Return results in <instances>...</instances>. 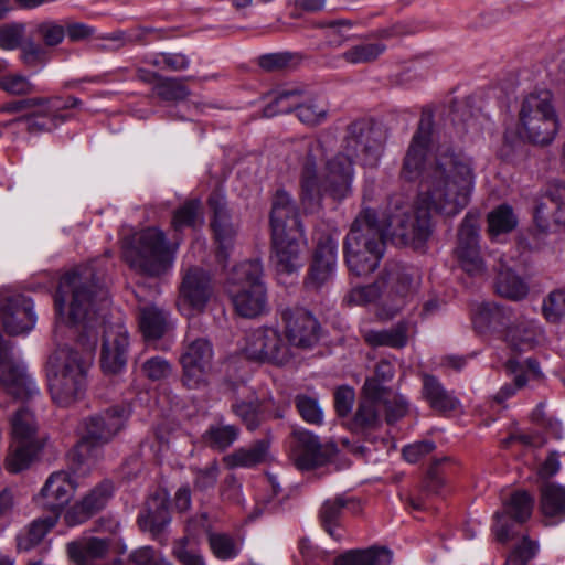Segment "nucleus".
Listing matches in <instances>:
<instances>
[{"mask_svg": "<svg viewBox=\"0 0 565 565\" xmlns=\"http://www.w3.org/2000/svg\"><path fill=\"white\" fill-rule=\"evenodd\" d=\"M383 291H381L380 285L373 284L367 286H358L350 290L347 295L345 300L350 305L364 306L382 298Z\"/></svg>", "mask_w": 565, "mask_h": 565, "instance_id": "obj_60", "label": "nucleus"}, {"mask_svg": "<svg viewBox=\"0 0 565 565\" xmlns=\"http://www.w3.org/2000/svg\"><path fill=\"white\" fill-rule=\"evenodd\" d=\"M295 405L305 422L312 425L322 424L323 412L316 397L299 394L295 397Z\"/></svg>", "mask_w": 565, "mask_h": 565, "instance_id": "obj_53", "label": "nucleus"}, {"mask_svg": "<svg viewBox=\"0 0 565 565\" xmlns=\"http://www.w3.org/2000/svg\"><path fill=\"white\" fill-rule=\"evenodd\" d=\"M215 296L211 275L200 267H189L182 275L177 306L179 311L192 318L205 311Z\"/></svg>", "mask_w": 565, "mask_h": 565, "instance_id": "obj_11", "label": "nucleus"}, {"mask_svg": "<svg viewBox=\"0 0 565 565\" xmlns=\"http://www.w3.org/2000/svg\"><path fill=\"white\" fill-rule=\"evenodd\" d=\"M392 553L385 547H370L367 550H352L334 561V565H390Z\"/></svg>", "mask_w": 565, "mask_h": 565, "instance_id": "obj_37", "label": "nucleus"}, {"mask_svg": "<svg viewBox=\"0 0 565 565\" xmlns=\"http://www.w3.org/2000/svg\"><path fill=\"white\" fill-rule=\"evenodd\" d=\"M478 218L471 214H467L458 232V245L456 250L478 249Z\"/></svg>", "mask_w": 565, "mask_h": 565, "instance_id": "obj_50", "label": "nucleus"}, {"mask_svg": "<svg viewBox=\"0 0 565 565\" xmlns=\"http://www.w3.org/2000/svg\"><path fill=\"white\" fill-rule=\"evenodd\" d=\"M270 227L271 234L302 233L295 204L292 203L291 196L286 191H277L273 199Z\"/></svg>", "mask_w": 565, "mask_h": 565, "instance_id": "obj_28", "label": "nucleus"}, {"mask_svg": "<svg viewBox=\"0 0 565 565\" xmlns=\"http://www.w3.org/2000/svg\"><path fill=\"white\" fill-rule=\"evenodd\" d=\"M542 312L550 322L565 318V288L555 289L544 298Z\"/></svg>", "mask_w": 565, "mask_h": 565, "instance_id": "obj_51", "label": "nucleus"}, {"mask_svg": "<svg viewBox=\"0 0 565 565\" xmlns=\"http://www.w3.org/2000/svg\"><path fill=\"white\" fill-rule=\"evenodd\" d=\"M0 385L8 394L23 402L33 401L40 395V390L24 364L14 361L10 355L0 366Z\"/></svg>", "mask_w": 565, "mask_h": 565, "instance_id": "obj_21", "label": "nucleus"}, {"mask_svg": "<svg viewBox=\"0 0 565 565\" xmlns=\"http://www.w3.org/2000/svg\"><path fill=\"white\" fill-rule=\"evenodd\" d=\"M457 258L462 269L472 276L483 275L486 266L480 256V249L456 250Z\"/></svg>", "mask_w": 565, "mask_h": 565, "instance_id": "obj_63", "label": "nucleus"}, {"mask_svg": "<svg viewBox=\"0 0 565 565\" xmlns=\"http://www.w3.org/2000/svg\"><path fill=\"white\" fill-rule=\"evenodd\" d=\"M99 280L94 264L66 273L60 280L55 296L60 319L70 324L90 320L107 301V290Z\"/></svg>", "mask_w": 565, "mask_h": 565, "instance_id": "obj_3", "label": "nucleus"}, {"mask_svg": "<svg viewBox=\"0 0 565 565\" xmlns=\"http://www.w3.org/2000/svg\"><path fill=\"white\" fill-rule=\"evenodd\" d=\"M285 332L289 347L301 349L312 348L319 340V323L307 310L287 309L282 312Z\"/></svg>", "mask_w": 565, "mask_h": 565, "instance_id": "obj_19", "label": "nucleus"}, {"mask_svg": "<svg viewBox=\"0 0 565 565\" xmlns=\"http://www.w3.org/2000/svg\"><path fill=\"white\" fill-rule=\"evenodd\" d=\"M34 41H28L20 46V58L30 68L43 67L50 61V53Z\"/></svg>", "mask_w": 565, "mask_h": 565, "instance_id": "obj_52", "label": "nucleus"}, {"mask_svg": "<svg viewBox=\"0 0 565 565\" xmlns=\"http://www.w3.org/2000/svg\"><path fill=\"white\" fill-rule=\"evenodd\" d=\"M129 565H173L151 546H142L129 555Z\"/></svg>", "mask_w": 565, "mask_h": 565, "instance_id": "obj_64", "label": "nucleus"}, {"mask_svg": "<svg viewBox=\"0 0 565 565\" xmlns=\"http://www.w3.org/2000/svg\"><path fill=\"white\" fill-rule=\"evenodd\" d=\"M337 249L338 243L330 236L321 237L318 241L313 262L306 279L308 288L318 290L333 278L337 265Z\"/></svg>", "mask_w": 565, "mask_h": 565, "instance_id": "obj_22", "label": "nucleus"}, {"mask_svg": "<svg viewBox=\"0 0 565 565\" xmlns=\"http://www.w3.org/2000/svg\"><path fill=\"white\" fill-rule=\"evenodd\" d=\"M192 471L194 488L199 491H206L216 484L220 476V465L216 460H213L205 467L194 468Z\"/></svg>", "mask_w": 565, "mask_h": 565, "instance_id": "obj_58", "label": "nucleus"}, {"mask_svg": "<svg viewBox=\"0 0 565 565\" xmlns=\"http://www.w3.org/2000/svg\"><path fill=\"white\" fill-rule=\"evenodd\" d=\"M503 339L513 350L527 351L541 342L543 332L535 320L515 313Z\"/></svg>", "mask_w": 565, "mask_h": 565, "instance_id": "obj_29", "label": "nucleus"}, {"mask_svg": "<svg viewBox=\"0 0 565 565\" xmlns=\"http://www.w3.org/2000/svg\"><path fill=\"white\" fill-rule=\"evenodd\" d=\"M190 543L191 539L189 536L178 540L173 545V556L182 565H206L203 557L190 546Z\"/></svg>", "mask_w": 565, "mask_h": 565, "instance_id": "obj_59", "label": "nucleus"}, {"mask_svg": "<svg viewBox=\"0 0 565 565\" xmlns=\"http://www.w3.org/2000/svg\"><path fill=\"white\" fill-rule=\"evenodd\" d=\"M55 516H46L34 520L30 526L18 535V548L30 551L38 545L45 534L56 524Z\"/></svg>", "mask_w": 565, "mask_h": 565, "instance_id": "obj_41", "label": "nucleus"}, {"mask_svg": "<svg viewBox=\"0 0 565 565\" xmlns=\"http://www.w3.org/2000/svg\"><path fill=\"white\" fill-rule=\"evenodd\" d=\"M154 93L163 100L179 102L185 99L190 90L181 79L166 78L156 85Z\"/></svg>", "mask_w": 565, "mask_h": 565, "instance_id": "obj_55", "label": "nucleus"}, {"mask_svg": "<svg viewBox=\"0 0 565 565\" xmlns=\"http://www.w3.org/2000/svg\"><path fill=\"white\" fill-rule=\"evenodd\" d=\"M0 88L12 95H28L34 92V85L21 74L1 76Z\"/></svg>", "mask_w": 565, "mask_h": 565, "instance_id": "obj_62", "label": "nucleus"}, {"mask_svg": "<svg viewBox=\"0 0 565 565\" xmlns=\"http://www.w3.org/2000/svg\"><path fill=\"white\" fill-rule=\"evenodd\" d=\"M419 282L420 275L416 268L403 264H391L382 278L384 290L379 316L384 319L395 316L417 290Z\"/></svg>", "mask_w": 565, "mask_h": 565, "instance_id": "obj_10", "label": "nucleus"}, {"mask_svg": "<svg viewBox=\"0 0 565 565\" xmlns=\"http://www.w3.org/2000/svg\"><path fill=\"white\" fill-rule=\"evenodd\" d=\"M36 100L29 113L19 117L15 121L23 122L26 130L32 134L51 131L65 122L67 117L62 110L67 109V103L58 96L50 98L33 97Z\"/></svg>", "mask_w": 565, "mask_h": 565, "instance_id": "obj_15", "label": "nucleus"}, {"mask_svg": "<svg viewBox=\"0 0 565 565\" xmlns=\"http://www.w3.org/2000/svg\"><path fill=\"white\" fill-rule=\"evenodd\" d=\"M170 520L168 495L164 491H157L147 500L143 511L138 516V524L142 531L156 536L166 529Z\"/></svg>", "mask_w": 565, "mask_h": 565, "instance_id": "obj_31", "label": "nucleus"}, {"mask_svg": "<svg viewBox=\"0 0 565 565\" xmlns=\"http://www.w3.org/2000/svg\"><path fill=\"white\" fill-rule=\"evenodd\" d=\"M0 318L7 333L12 335L26 333L36 323L33 301L20 294L8 296L2 301Z\"/></svg>", "mask_w": 565, "mask_h": 565, "instance_id": "obj_17", "label": "nucleus"}, {"mask_svg": "<svg viewBox=\"0 0 565 565\" xmlns=\"http://www.w3.org/2000/svg\"><path fill=\"white\" fill-rule=\"evenodd\" d=\"M558 131V118L551 92L541 90L525 96L520 105L516 134L536 146L550 145Z\"/></svg>", "mask_w": 565, "mask_h": 565, "instance_id": "obj_7", "label": "nucleus"}, {"mask_svg": "<svg viewBox=\"0 0 565 565\" xmlns=\"http://www.w3.org/2000/svg\"><path fill=\"white\" fill-rule=\"evenodd\" d=\"M381 408L386 412V422L392 424L406 415L408 403L403 396L388 395L382 387Z\"/></svg>", "mask_w": 565, "mask_h": 565, "instance_id": "obj_57", "label": "nucleus"}, {"mask_svg": "<svg viewBox=\"0 0 565 565\" xmlns=\"http://www.w3.org/2000/svg\"><path fill=\"white\" fill-rule=\"evenodd\" d=\"M152 32L151 29L141 28L134 32L127 31H115L111 33L103 34L98 36L99 40L106 41L107 44L100 45L102 50L115 51L124 47L128 43H141L146 35Z\"/></svg>", "mask_w": 565, "mask_h": 565, "instance_id": "obj_45", "label": "nucleus"}, {"mask_svg": "<svg viewBox=\"0 0 565 565\" xmlns=\"http://www.w3.org/2000/svg\"><path fill=\"white\" fill-rule=\"evenodd\" d=\"M179 242L170 243L158 227H147L136 233L124 244V257L131 268L148 275L159 276L172 267Z\"/></svg>", "mask_w": 565, "mask_h": 565, "instance_id": "obj_5", "label": "nucleus"}, {"mask_svg": "<svg viewBox=\"0 0 565 565\" xmlns=\"http://www.w3.org/2000/svg\"><path fill=\"white\" fill-rule=\"evenodd\" d=\"M109 550V541L99 537H86L67 544L70 558L76 565H96L106 557Z\"/></svg>", "mask_w": 565, "mask_h": 565, "instance_id": "obj_32", "label": "nucleus"}, {"mask_svg": "<svg viewBox=\"0 0 565 565\" xmlns=\"http://www.w3.org/2000/svg\"><path fill=\"white\" fill-rule=\"evenodd\" d=\"M518 225V218L511 206L502 204L488 214L490 235L498 236L511 232Z\"/></svg>", "mask_w": 565, "mask_h": 565, "instance_id": "obj_42", "label": "nucleus"}, {"mask_svg": "<svg viewBox=\"0 0 565 565\" xmlns=\"http://www.w3.org/2000/svg\"><path fill=\"white\" fill-rule=\"evenodd\" d=\"M290 456L297 469L309 471L326 465L331 452L312 433L296 430L292 435Z\"/></svg>", "mask_w": 565, "mask_h": 565, "instance_id": "obj_18", "label": "nucleus"}, {"mask_svg": "<svg viewBox=\"0 0 565 565\" xmlns=\"http://www.w3.org/2000/svg\"><path fill=\"white\" fill-rule=\"evenodd\" d=\"M532 509L533 499L527 492H514L505 502L504 512H497L494 515L497 520L494 525L497 540L501 543H505L514 536L511 526L503 523L504 514H509L516 522L523 523L531 516Z\"/></svg>", "mask_w": 565, "mask_h": 565, "instance_id": "obj_27", "label": "nucleus"}, {"mask_svg": "<svg viewBox=\"0 0 565 565\" xmlns=\"http://www.w3.org/2000/svg\"><path fill=\"white\" fill-rule=\"evenodd\" d=\"M238 437V430L233 425L211 426L203 435L206 445L214 449L224 450Z\"/></svg>", "mask_w": 565, "mask_h": 565, "instance_id": "obj_47", "label": "nucleus"}, {"mask_svg": "<svg viewBox=\"0 0 565 565\" xmlns=\"http://www.w3.org/2000/svg\"><path fill=\"white\" fill-rule=\"evenodd\" d=\"M274 260L278 271L292 273L299 266V244L296 234H271Z\"/></svg>", "mask_w": 565, "mask_h": 565, "instance_id": "obj_33", "label": "nucleus"}, {"mask_svg": "<svg viewBox=\"0 0 565 565\" xmlns=\"http://www.w3.org/2000/svg\"><path fill=\"white\" fill-rule=\"evenodd\" d=\"M209 205L213 212L211 226L218 243V257L225 260L227 258V250L233 245L236 227L231 220L226 201L222 193H212L209 198Z\"/></svg>", "mask_w": 565, "mask_h": 565, "instance_id": "obj_24", "label": "nucleus"}, {"mask_svg": "<svg viewBox=\"0 0 565 565\" xmlns=\"http://www.w3.org/2000/svg\"><path fill=\"white\" fill-rule=\"evenodd\" d=\"M262 274L263 267L258 260H247L235 266L227 276L226 291L242 317L254 318L266 309Z\"/></svg>", "mask_w": 565, "mask_h": 565, "instance_id": "obj_8", "label": "nucleus"}, {"mask_svg": "<svg viewBox=\"0 0 565 565\" xmlns=\"http://www.w3.org/2000/svg\"><path fill=\"white\" fill-rule=\"evenodd\" d=\"M423 398L429 406L437 412L455 411L459 406V401L454 394L447 391L439 380L430 374H423Z\"/></svg>", "mask_w": 565, "mask_h": 565, "instance_id": "obj_34", "label": "nucleus"}, {"mask_svg": "<svg viewBox=\"0 0 565 565\" xmlns=\"http://www.w3.org/2000/svg\"><path fill=\"white\" fill-rule=\"evenodd\" d=\"M114 492L113 483L104 481L96 486L79 504H76L65 514L68 525H76L85 522L92 514L103 509Z\"/></svg>", "mask_w": 565, "mask_h": 565, "instance_id": "obj_30", "label": "nucleus"}, {"mask_svg": "<svg viewBox=\"0 0 565 565\" xmlns=\"http://www.w3.org/2000/svg\"><path fill=\"white\" fill-rule=\"evenodd\" d=\"M382 402V385L375 380H366L363 385V397L353 416L351 426L354 430H369L376 428L380 423Z\"/></svg>", "mask_w": 565, "mask_h": 565, "instance_id": "obj_26", "label": "nucleus"}, {"mask_svg": "<svg viewBox=\"0 0 565 565\" xmlns=\"http://www.w3.org/2000/svg\"><path fill=\"white\" fill-rule=\"evenodd\" d=\"M300 94L301 92L296 88L278 92L273 103L265 107L264 115L273 117L296 110L299 120L306 125L316 126L323 122L329 114L328 103L322 98L300 103Z\"/></svg>", "mask_w": 565, "mask_h": 565, "instance_id": "obj_12", "label": "nucleus"}, {"mask_svg": "<svg viewBox=\"0 0 565 565\" xmlns=\"http://www.w3.org/2000/svg\"><path fill=\"white\" fill-rule=\"evenodd\" d=\"M269 455V441L266 439L257 440L248 447L236 449L223 458L224 463L233 468H252L267 460Z\"/></svg>", "mask_w": 565, "mask_h": 565, "instance_id": "obj_35", "label": "nucleus"}, {"mask_svg": "<svg viewBox=\"0 0 565 565\" xmlns=\"http://www.w3.org/2000/svg\"><path fill=\"white\" fill-rule=\"evenodd\" d=\"M515 311L494 302L478 303L472 311V323L479 333H499L504 337Z\"/></svg>", "mask_w": 565, "mask_h": 565, "instance_id": "obj_25", "label": "nucleus"}, {"mask_svg": "<svg viewBox=\"0 0 565 565\" xmlns=\"http://www.w3.org/2000/svg\"><path fill=\"white\" fill-rule=\"evenodd\" d=\"M65 22L60 23L55 20H44L35 24L34 34L43 42L46 47H55L65 39Z\"/></svg>", "mask_w": 565, "mask_h": 565, "instance_id": "obj_46", "label": "nucleus"}, {"mask_svg": "<svg viewBox=\"0 0 565 565\" xmlns=\"http://www.w3.org/2000/svg\"><path fill=\"white\" fill-rule=\"evenodd\" d=\"M507 370L514 375V385H504L497 394V399L503 402L515 393L516 388H521L526 384L527 379L524 374V365L515 360H509Z\"/></svg>", "mask_w": 565, "mask_h": 565, "instance_id": "obj_61", "label": "nucleus"}, {"mask_svg": "<svg viewBox=\"0 0 565 565\" xmlns=\"http://www.w3.org/2000/svg\"><path fill=\"white\" fill-rule=\"evenodd\" d=\"M10 425L11 444L6 467L17 473L30 466L41 445L35 417L28 408H19L11 417Z\"/></svg>", "mask_w": 565, "mask_h": 565, "instance_id": "obj_9", "label": "nucleus"}, {"mask_svg": "<svg viewBox=\"0 0 565 565\" xmlns=\"http://www.w3.org/2000/svg\"><path fill=\"white\" fill-rule=\"evenodd\" d=\"M345 504L347 501L343 498H335L324 501L320 510V518L324 530L335 540L341 539V535L335 533V527Z\"/></svg>", "mask_w": 565, "mask_h": 565, "instance_id": "obj_48", "label": "nucleus"}, {"mask_svg": "<svg viewBox=\"0 0 565 565\" xmlns=\"http://www.w3.org/2000/svg\"><path fill=\"white\" fill-rule=\"evenodd\" d=\"M431 142L433 119L423 115L403 167L405 179L422 178L416 206L413 209L402 195H394L382 221L370 209L356 216L343 247L351 274L360 277L373 273L384 255L387 237L396 244L422 246L430 235V211L452 216L469 203L475 186L471 159L446 145H439L433 153Z\"/></svg>", "mask_w": 565, "mask_h": 565, "instance_id": "obj_1", "label": "nucleus"}, {"mask_svg": "<svg viewBox=\"0 0 565 565\" xmlns=\"http://www.w3.org/2000/svg\"><path fill=\"white\" fill-rule=\"evenodd\" d=\"M128 331L122 323H109L103 335L100 365L106 374L120 373L127 363Z\"/></svg>", "mask_w": 565, "mask_h": 565, "instance_id": "obj_16", "label": "nucleus"}, {"mask_svg": "<svg viewBox=\"0 0 565 565\" xmlns=\"http://www.w3.org/2000/svg\"><path fill=\"white\" fill-rule=\"evenodd\" d=\"M250 360L282 365L291 359V349L285 343L280 333L273 328L257 329L246 338L244 347Z\"/></svg>", "mask_w": 565, "mask_h": 565, "instance_id": "obj_14", "label": "nucleus"}, {"mask_svg": "<svg viewBox=\"0 0 565 565\" xmlns=\"http://www.w3.org/2000/svg\"><path fill=\"white\" fill-rule=\"evenodd\" d=\"M385 50L382 43H361L343 52L342 58L350 64H367L376 61Z\"/></svg>", "mask_w": 565, "mask_h": 565, "instance_id": "obj_44", "label": "nucleus"}, {"mask_svg": "<svg viewBox=\"0 0 565 565\" xmlns=\"http://www.w3.org/2000/svg\"><path fill=\"white\" fill-rule=\"evenodd\" d=\"M74 490L75 486L70 473L56 471L47 478L34 501L41 509L50 511L52 513L50 516L57 519L60 512L71 501Z\"/></svg>", "mask_w": 565, "mask_h": 565, "instance_id": "obj_20", "label": "nucleus"}, {"mask_svg": "<svg viewBox=\"0 0 565 565\" xmlns=\"http://www.w3.org/2000/svg\"><path fill=\"white\" fill-rule=\"evenodd\" d=\"M49 387L53 401L67 407L85 393L90 356L71 348L56 350L49 359Z\"/></svg>", "mask_w": 565, "mask_h": 565, "instance_id": "obj_4", "label": "nucleus"}, {"mask_svg": "<svg viewBox=\"0 0 565 565\" xmlns=\"http://www.w3.org/2000/svg\"><path fill=\"white\" fill-rule=\"evenodd\" d=\"M408 324L398 322L391 329L363 330L362 337L371 347H390L394 349L404 348L407 343Z\"/></svg>", "mask_w": 565, "mask_h": 565, "instance_id": "obj_36", "label": "nucleus"}, {"mask_svg": "<svg viewBox=\"0 0 565 565\" xmlns=\"http://www.w3.org/2000/svg\"><path fill=\"white\" fill-rule=\"evenodd\" d=\"M344 149L327 161L322 177L317 173V162L324 157V147L320 139L306 137L294 147V153L302 163L300 174V198L303 202H318L323 195L334 199L345 198L353 179L351 156L354 154L362 164L376 167L383 152L384 132L365 122H354L348 129Z\"/></svg>", "mask_w": 565, "mask_h": 565, "instance_id": "obj_2", "label": "nucleus"}, {"mask_svg": "<svg viewBox=\"0 0 565 565\" xmlns=\"http://www.w3.org/2000/svg\"><path fill=\"white\" fill-rule=\"evenodd\" d=\"M300 55L290 52H277L259 57V66L268 72L282 71L296 66L300 62Z\"/></svg>", "mask_w": 565, "mask_h": 565, "instance_id": "obj_54", "label": "nucleus"}, {"mask_svg": "<svg viewBox=\"0 0 565 565\" xmlns=\"http://www.w3.org/2000/svg\"><path fill=\"white\" fill-rule=\"evenodd\" d=\"M542 512L546 516L565 518V488L557 484H547L542 490Z\"/></svg>", "mask_w": 565, "mask_h": 565, "instance_id": "obj_43", "label": "nucleus"}, {"mask_svg": "<svg viewBox=\"0 0 565 565\" xmlns=\"http://www.w3.org/2000/svg\"><path fill=\"white\" fill-rule=\"evenodd\" d=\"M204 222L202 204L199 200H189L175 210L172 217V228L181 232L185 227H196Z\"/></svg>", "mask_w": 565, "mask_h": 565, "instance_id": "obj_40", "label": "nucleus"}, {"mask_svg": "<svg viewBox=\"0 0 565 565\" xmlns=\"http://www.w3.org/2000/svg\"><path fill=\"white\" fill-rule=\"evenodd\" d=\"M209 542L213 554L220 559L234 558L239 552L237 543L226 534H210Z\"/></svg>", "mask_w": 565, "mask_h": 565, "instance_id": "obj_56", "label": "nucleus"}, {"mask_svg": "<svg viewBox=\"0 0 565 565\" xmlns=\"http://www.w3.org/2000/svg\"><path fill=\"white\" fill-rule=\"evenodd\" d=\"M320 26L326 30V36L328 38L329 43L334 46H340L353 35V22L351 20H327L322 21Z\"/></svg>", "mask_w": 565, "mask_h": 565, "instance_id": "obj_49", "label": "nucleus"}, {"mask_svg": "<svg viewBox=\"0 0 565 565\" xmlns=\"http://www.w3.org/2000/svg\"><path fill=\"white\" fill-rule=\"evenodd\" d=\"M495 289L500 296L511 300H521L529 294L526 282L505 264L500 265Z\"/></svg>", "mask_w": 565, "mask_h": 565, "instance_id": "obj_39", "label": "nucleus"}, {"mask_svg": "<svg viewBox=\"0 0 565 565\" xmlns=\"http://www.w3.org/2000/svg\"><path fill=\"white\" fill-rule=\"evenodd\" d=\"M138 318L140 330L147 340L161 338L168 329L167 313L156 306L141 307Z\"/></svg>", "mask_w": 565, "mask_h": 565, "instance_id": "obj_38", "label": "nucleus"}, {"mask_svg": "<svg viewBox=\"0 0 565 565\" xmlns=\"http://www.w3.org/2000/svg\"><path fill=\"white\" fill-rule=\"evenodd\" d=\"M212 344L204 338H192L188 333L180 363L183 370V383L189 388H200L207 383L212 370Z\"/></svg>", "mask_w": 565, "mask_h": 565, "instance_id": "obj_13", "label": "nucleus"}, {"mask_svg": "<svg viewBox=\"0 0 565 565\" xmlns=\"http://www.w3.org/2000/svg\"><path fill=\"white\" fill-rule=\"evenodd\" d=\"M534 220L545 232L553 225L565 226V185L551 184L535 207Z\"/></svg>", "mask_w": 565, "mask_h": 565, "instance_id": "obj_23", "label": "nucleus"}, {"mask_svg": "<svg viewBox=\"0 0 565 565\" xmlns=\"http://www.w3.org/2000/svg\"><path fill=\"white\" fill-rule=\"evenodd\" d=\"M126 418L124 408L114 407L84 420L82 438L71 454L75 471L85 472L96 462L102 455V447L122 428Z\"/></svg>", "mask_w": 565, "mask_h": 565, "instance_id": "obj_6", "label": "nucleus"}]
</instances>
